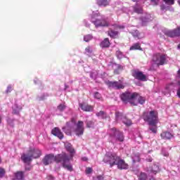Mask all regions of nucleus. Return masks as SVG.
Listing matches in <instances>:
<instances>
[{
    "label": "nucleus",
    "instance_id": "62",
    "mask_svg": "<svg viewBox=\"0 0 180 180\" xmlns=\"http://www.w3.org/2000/svg\"><path fill=\"white\" fill-rule=\"evenodd\" d=\"M1 158H0V163H1Z\"/></svg>",
    "mask_w": 180,
    "mask_h": 180
},
{
    "label": "nucleus",
    "instance_id": "23",
    "mask_svg": "<svg viewBox=\"0 0 180 180\" xmlns=\"http://www.w3.org/2000/svg\"><path fill=\"white\" fill-rule=\"evenodd\" d=\"M66 150L68 151L70 154V157H72L75 153V150L72 148V146L70 143H68L65 146Z\"/></svg>",
    "mask_w": 180,
    "mask_h": 180
},
{
    "label": "nucleus",
    "instance_id": "14",
    "mask_svg": "<svg viewBox=\"0 0 180 180\" xmlns=\"http://www.w3.org/2000/svg\"><path fill=\"white\" fill-rule=\"evenodd\" d=\"M27 153L32 155L33 159H38L41 155V152L39 149H30Z\"/></svg>",
    "mask_w": 180,
    "mask_h": 180
},
{
    "label": "nucleus",
    "instance_id": "46",
    "mask_svg": "<svg viewBox=\"0 0 180 180\" xmlns=\"http://www.w3.org/2000/svg\"><path fill=\"white\" fill-rule=\"evenodd\" d=\"M103 177L101 175L96 176L93 178V180H103Z\"/></svg>",
    "mask_w": 180,
    "mask_h": 180
},
{
    "label": "nucleus",
    "instance_id": "57",
    "mask_svg": "<svg viewBox=\"0 0 180 180\" xmlns=\"http://www.w3.org/2000/svg\"><path fill=\"white\" fill-rule=\"evenodd\" d=\"M131 1H133V2H139V0H131Z\"/></svg>",
    "mask_w": 180,
    "mask_h": 180
},
{
    "label": "nucleus",
    "instance_id": "52",
    "mask_svg": "<svg viewBox=\"0 0 180 180\" xmlns=\"http://www.w3.org/2000/svg\"><path fill=\"white\" fill-rule=\"evenodd\" d=\"M87 158L86 157H84L82 158V161H87Z\"/></svg>",
    "mask_w": 180,
    "mask_h": 180
},
{
    "label": "nucleus",
    "instance_id": "5",
    "mask_svg": "<svg viewBox=\"0 0 180 180\" xmlns=\"http://www.w3.org/2000/svg\"><path fill=\"white\" fill-rule=\"evenodd\" d=\"M152 61L158 67L163 66L167 64V56L164 54L156 53L153 55Z\"/></svg>",
    "mask_w": 180,
    "mask_h": 180
},
{
    "label": "nucleus",
    "instance_id": "39",
    "mask_svg": "<svg viewBox=\"0 0 180 180\" xmlns=\"http://www.w3.org/2000/svg\"><path fill=\"white\" fill-rule=\"evenodd\" d=\"M22 110V107L17 108L16 110H13V113L16 115H20V112Z\"/></svg>",
    "mask_w": 180,
    "mask_h": 180
},
{
    "label": "nucleus",
    "instance_id": "7",
    "mask_svg": "<svg viewBox=\"0 0 180 180\" xmlns=\"http://www.w3.org/2000/svg\"><path fill=\"white\" fill-rule=\"evenodd\" d=\"M146 98L141 96L139 93H136V96L133 98V101H130V104L133 106H137L138 104H145Z\"/></svg>",
    "mask_w": 180,
    "mask_h": 180
},
{
    "label": "nucleus",
    "instance_id": "22",
    "mask_svg": "<svg viewBox=\"0 0 180 180\" xmlns=\"http://www.w3.org/2000/svg\"><path fill=\"white\" fill-rule=\"evenodd\" d=\"M96 4L98 6H109V1L108 0H96Z\"/></svg>",
    "mask_w": 180,
    "mask_h": 180
},
{
    "label": "nucleus",
    "instance_id": "42",
    "mask_svg": "<svg viewBox=\"0 0 180 180\" xmlns=\"http://www.w3.org/2000/svg\"><path fill=\"white\" fill-rule=\"evenodd\" d=\"M85 51L88 54H91V53H92L93 50H92V49L90 46H87V47L85 48Z\"/></svg>",
    "mask_w": 180,
    "mask_h": 180
},
{
    "label": "nucleus",
    "instance_id": "41",
    "mask_svg": "<svg viewBox=\"0 0 180 180\" xmlns=\"http://www.w3.org/2000/svg\"><path fill=\"white\" fill-rule=\"evenodd\" d=\"M93 23L96 27H100V24L101 23V20L96 19V21H93Z\"/></svg>",
    "mask_w": 180,
    "mask_h": 180
},
{
    "label": "nucleus",
    "instance_id": "53",
    "mask_svg": "<svg viewBox=\"0 0 180 180\" xmlns=\"http://www.w3.org/2000/svg\"><path fill=\"white\" fill-rule=\"evenodd\" d=\"M178 77L180 78V69L177 72Z\"/></svg>",
    "mask_w": 180,
    "mask_h": 180
},
{
    "label": "nucleus",
    "instance_id": "49",
    "mask_svg": "<svg viewBox=\"0 0 180 180\" xmlns=\"http://www.w3.org/2000/svg\"><path fill=\"white\" fill-rule=\"evenodd\" d=\"M123 68H124V67H123V66H122V65H118V66H117V69H116V70H123Z\"/></svg>",
    "mask_w": 180,
    "mask_h": 180
},
{
    "label": "nucleus",
    "instance_id": "18",
    "mask_svg": "<svg viewBox=\"0 0 180 180\" xmlns=\"http://www.w3.org/2000/svg\"><path fill=\"white\" fill-rule=\"evenodd\" d=\"M100 46L103 49L108 48L110 46V41L108 38H105L100 44Z\"/></svg>",
    "mask_w": 180,
    "mask_h": 180
},
{
    "label": "nucleus",
    "instance_id": "44",
    "mask_svg": "<svg viewBox=\"0 0 180 180\" xmlns=\"http://www.w3.org/2000/svg\"><path fill=\"white\" fill-rule=\"evenodd\" d=\"M94 98L96 99H101L102 96L101 94H99L98 92H96L94 94Z\"/></svg>",
    "mask_w": 180,
    "mask_h": 180
},
{
    "label": "nucleus",
    "instance_id": "15",
    "mask_svg": "<svg viewBox=\"0 0 180 180\" xmlns=\"http://www.w3.org/2000/svg\"><path fill=\"white\" fill-rule=\"evenodd\" d=\"M32 159H34V157L29 153H23L20 157L21 161H22L24 163H30L32 161Z\"/></svg>",
    "mask_w": 180,
    "mask_h": 180
},
{
    "label": "nucleus",
    "instance_id": "59",
    "mask_svg": "<svg viewBox=\"0 0 180 180\" xmlns=\"http://www.w3.org/2000/svg\"><path fill=\"white\" fill-rule=\"evenodd\" d=\"M71 121H72V122H75V119L74 118H72V120H71Z\"/></svg>",
    "mask_w": 180,
    "mask_h": 180
},
{
    "label": "nucleus",
    "instance_id": "9",
    "mask_svg": "<svg viewBox=\"0 0 180 180\" xmlns=\"http://www.w3.org/2000/svg\"><path fill=\"white\" fill-rule=\"evenodd\" d=\"M107 85H108L109 88H112L116 90L123 89L124 88V86L123 85L121 81H117V82L108 81L107 82Z\"/></svg>",
    "mask_w": 180,
    "mask_h": 180
},
{
    "label": "nucleus",
    "instance_id": "48",
    "mask_svg": "<svg viewBox=\"0 0 180 180\" xmlns=\"http://www.w3.org/2000/svg\"><path fill=\"white\" fill-rule=\"evenodd\" d=\"M12 91V86H8L7 90H6V93L8 94Z\"/></svg>",
    "mask_w": 180,
    "mask_h": 180
},
{
    "label": "nucleus",
    "instance_id": "19",
    "mask_svg": "<svg viewBox=\"0 0 180 180\" xmlns=\"http://www.w3.org/2000/svg\"><path fill=\"white\" fill-rule=\"evenodd\" d=\"M160 136L162 139H164V140H170L172 138H173V135L168 131L162 132L160 134Z\"/></svg>",
    "mask_w": 180,
    "mask_h": 180
},
{
    "label": "nucleus",
    "instance_id": "45",
    "mask_svg": "<svg viewBox=\"0 0 180 180\" xmlns=\"http://www.w3.org/2000/svg\"><path fill=\"white\" fill-rule=\"evenodd\" d=\"M153 6H158L159 0H150Z\"/></svg>",
    "mask_w": 180,
    "mask_h": 180
},
{
    "label": "nucleus",
    "instance_id": "30",
    "mask_svg": "<svg viewBox=\"0 0 180 180\" xmlns=\"http://www.w3.org/2000/svg\"><path fill=\"white\" fill-rule=\"evenodd\" d=\"M149 126H152V127H149L148 129L152 131L153 134H157L158 133V127H157V124L155 125L154 124H148Z\"/></svg>",
    "mask_w": 180,
    "mask_h": 180
},
{
    "label": "nucleus",
    "instance_id": "1",
    "mask_svg": "<svg viewBox=\"0 0 180 180\" xmlns=\"http://www.w3.org/2000/svg\"><path fill=\"white\" fill-rule=\"evenodd\" d=\"M53 161L56 164H60L63 168L65 169L67 171L72 172L73 170L72 165L70 162V157L65 153L56 155L49 154L45 155L44 159H42V163H44L45 166L52 164Z\"/></svg>",
    "mask_w": 180,
    "mask_h": 180
},
{
    "label": "nucleus",
    "instance_id": "12",
    "mask_svg": "<svg viewBox=\"0 0 180 180\" xmlns=\"http://www.w3.org/2000/svg\"><path fill=\"white\" fill-rule=\"evenodd\" d=\"M165 35L168 37H180V27L171 31L165 32Z\"/></svg>",
    "mask_w": 180,
    "mask_h": 180
},
{
    "label": "nucleus",
    "instance_id": "28",
    "mask_svg": "<svg viewBox=\"0 0 180 180\" xmlns=\"http://www.w3.org/2000/svg\"><path fill=\"white\" fill-rule=\"evenodd\" d=\"M70 125V122H67L66 123V126L63 127V130L64 131V133L65 134H70V127H69Z\"/></svg>",
    "mask_w": 180,
    "mask_h": 180
},
{
    "label": "nucleus",
    "instance_id": "56",
    "mask_svg": "<svg viewBox=\"0 0 180 180\" xmlns=\"http://www.w3.org/2000/svg\"><path fill=\"white\" fill-rule=\"evenodd\" d=\"M149 180H156L154 177H150V179H149Z\"/></svg>",
    "mask_w": 180,
    "mask_h": 180
},
{
    "label": "nucleus",
    "instance_id": "51",
    "mask_svg": "<svg viewBox=\"0 0 180 180\" xmlns=\"http://www.w3.org/2000/svg\"><path fill=\"white\" fill-rule=\"evenodd\" d=\"M113 73H115V75H119V70L115 69Z\"/></svg>",
    "mask_w": 180,
    "mask_h": 180
},
{
    "label": "nucleus",
    "instance_id": "25",
    "mask_svg": "<svg viewBox=\"0 0 180 180\" xmlns=\"http://www.w3.org/2000/svg\"><path fill=\"white\" fill-rule=\"evenodd\" d=\"M142 50L141 46L139 43H135L130 47V51Z\"/></svg>",
    "mask_w": 180,
    "mask_h": 180
},
{
    "label": "nucleus",
    "instance_id": "43",
    "mask_svg": "<svg viewBox=\"0 0 180 180\" xmlns=\"http://www.w3.org/2000/svg\"><path fill=\"white\" fill-rule=\"evenodd\" d=\"M92 172H93V169L91 167H87L85 169L86 174H90L91 173H92Z\"/></svg>",
    "mask_w": 180,
    "mask_h": 180
},
{
    "label": "nucleus",
    "instance_id": "29",
    "mask_svg": "<svg viewBox=\"0 0 180 180\" xmlns=\"http://www.w3.org/2000/svg\"><path fill=\"white\" fill-rule=\"evenodd\" d=\"M134 12L137 14H142L143 13V7H139V6H134Z\"/></svg>",
    "mask_w": 180,
    "mask_h": 180
},
{
    "label": "nucleus",
    "instance_id": "60",
    "mask_svg": "<svg viewBox=\"0 0 180 180\" xmlns=\"http://www.w3.org/2000/svg\"><path fill=\"white\" fill-rule=\"evenodd\" d=\"M1 123V116L0 115V124Z\"/></svg>",
    "mask_w": 180,
    "mask_h": 180
},
{
    "label": "nucleus",
    "instance_id": "54",
    "mask_svg": "<svg viewBox=\"0 0 180 180\" xmlns=\"http://www.w3.org/2000/svg\"><path fill=\"white\" fill-rule=\"evenodd\" d=\"M25 171H30V167H25Z\"/></svg>",
    "mask_w": 180,
    "mask_h": 180
},
{
    "label": "nucleus",
    "instance_id": "24",
    "mask_svg": "<svg viewBox=\"0 0 180 180\" xmlns=\"http://www.w3.org/2000/svg\"><path fill=\"white\" fill-rule=\"evenodd\" d=\"M86 128H94L95 127V121L88 120L85 121Z\"/></svg>",
    "mask_w": 180,
    "mask_h": 180
},
{
    "label": "nucleus",
    "instance_id": "16",
    "mask_svg": "<svg viewBox=\"0 0 180 180\" xmlns=\"http://www.w3.org/2000/svg\"><path fill=\"white\" fill-rule=\"evenodd\" d=\"M79 106L81 108L82 111L91 112L94 110L92 105H87L86 103H80L79 104Z\"/></svg>",
    "mask_w": 180,
    "mask_h": 180
},
{
    "label": "nucleus",
    "instance_id": "32",
    "mask_svg": "<svg viewBox=\"0 0 180 180\" xmlns=\"http://www.w3.org/2000/svg\"><path fill=\"white\" fill-rule=\"evenodd\" d=\"M131 35H133V37L137 39H141L143 37L141 36V34L139 32V31H134L131 33Z\"/></svg>",
    "mask_w": 180,
    "mask_h": 180
},
{
    "label": "nucleus",
    "instance_id": "10",
    "mask_svg": "<svg viewBox=\"0 0 180 180\" xmlns=\"http://www.w3.org/2000/svg\"><path fill=\"white\" fill-rule=\"evenodd\" d=\"M84 122L83 121H78L77 124H76V129L75 130V134L78 136L84 134Z\"/></svg>",
    "mask_w": 180,
    "mask_h": 180
},
{
    "label": "nucleus",
    "instance_id": "34",
    "mask_svg": "<svg viewBox=\"0 0 180 180\" xmlns=\"http://www.w3.org/2000/svg\"><path fill=\"white\" fill-rule=\"evenodd\" d=\"M173 86V84H168L167 86H165V91H167V94H165V95H169L171 92V87Z\"/></svg>",
    "mask_w": 180,
    "mask_h": 180
},
{
    "label": "nucleus",
    "instance_id": "38",
    "mask_svg": "<svg viewBox=\"0 0 180 180\" xmlns=\"http://www.w3.org/2000/svg\"><path fill=\"white\" fill-rule=\"evenodd\" d=\"M65 108L66 107L65 105L60 104V105H58L57 109H58V110L63 112L65 110Z\"/></svg>",
    "mask_w": 180,
    "mask_h": 180
},
{
    "label": "nucleus",
    "instance_id": "6",
    "mask_svg": "<svg viewBox=\"0 0 180 180\" xmlns=\"http://www.w3.org/2000/svg\"><path fill=\"white\" fill-rule=\"evenodd\" d=\"M131 75H133L135 79L141 82H146L148 81V78L146 75L143 72H140L139 70H134L131 72Z\"/></svg>",
    "mask_w": 180,
    "mask_h": 180
},
{
    "label": "nucleus",
    "instance_id": "17",
    "mask_svg": "<svg viewBox=\"0 0 180 180\" xmlns=\"http://www.w3.org/2000/svg\"><path fill=\"white\" fill-rule=\"evenodd\" d=\"M148 172L156 175L158 172H160V167H158L157 165H153V167H149Z\"/></svg>",
    "mask_w": 180,
    "mask_h": 180
},
{
    "label": "nucleus",
    "instance_id": "40",
    "mask_svg": "<svg viewBox=\"0 0 180 180\" xmlns=\"http://www.w3.org/2000/svg\"><path fill=\"white\" fill-rule=\"evenodd\" d=\"M4 175H6V169L0 167V178H4Z\"/></svg>",
    "mask_w": 180,
    "mask_h": 180
},
{
    "label": "nucleus",
    "instance_id": "55",
    "mask_svg": "<svg viewBox=\"0 0 180 180\" xmlns=\"http://www.w3.org/2000/svg\"><path fill=\"white\" fill-rule=\"evenodd\" d=\"M148 162H151L153 161L152 158H149L148 160H147Z\"/></svg>",
    "mask_w": 180,
    "mask_h": 180
},
{
    "label": "nucleus",
    "instance_id": "47",
    "mask_svg": "<svg viewBox=\"0 0 180 180\" xmlns=\"http://www.w3.org/2000/svg\"><path fill=\"white\" fill-rule=\"evenodd\" d=\"M115 29H119V30H124V26L115 25Z\"/></svg>",
    "mask_w": 180,
    "mask_h": 180
},
{
    "label": "nucleus",
    "instance_id": "2",
    "mask_svg": "<svg viewBox=\"0 0 180 180\" xmlns=\"http://www.w3.org/2000/svg\"><path fill=\"white\" fill-rule=\"evenodd\" d=\"M142 119L148 123V125H156L158 123V112L155 110L143 112Z\"/></svg>",
    "mask_w": 180,
    "mask_h": 180
},
{
    "label": "nucleus",
    "instance_id": "58",
    "mask_svg": "<svg viewBox=\"0 0 180 180\" xmlns=\"http://www.w3.org/2000/svg\"><path fill=\"white\" fill-rule=\"evenodd\" d=\"M177 85L179 86V88H180V81H178Z\"/></svg>",
    "mask_w": 180,
    "mask_h": 180
},
{
    "label": "nucleus",
    "instance_id": "20",
    "mask_svg": "<svg viewBox=\"0 0 180 180\" xmlns=\"http://www.w3.org/2000/svg\"><path fill=\"white\" fill-rule=\"evenodd\" d=\"M14 177L16 180H23V179H25V172H16L15 173H14Z\"/></svg>",
    "mask_w": 180,
    "mask_h": 180
},
{
    "label": "nucleus",
    "instance_id": "21",
    "mask_svg": "<svg viewBox=\"0 0 180 180\" xmlns=\"http://www.w3.org/2000/svg\"><path fill=\"white\" fill-rule=\"evenodd\" d=\"M108 34L111 38L117 39L118 37L119 32L118 31H115L113 30H110L108 32Z\"/></svg>",
    "mask_w": 180,
    "mask_h": 180
},
{
    "label": "nucleus",
    "instance_id": "8",
    "mask_svg": "<svg viewBox=\"0 0 180 180\" xmlns=\"http://www.w3.org/2000/svg\"><path fill=\"white\" fill-rule=\"evenodd\" d=\"M136 94L137 93L131 94L129 92H125V93H122L120 97L122 102H124V103L128 102L129 103H130V102H131L134 100Z\"/></svg>",
    "mask_w": 180,
    "mask_h": 180
},
{
    "label": "nucleus",
    "instance_id": "37",
    "mask_svg": "<svg viewBox=\"0 0 180 180\" xmlns=\"http://www.w3.org/2000/svg\"><path fill=\"white\" fill-rule=\"evenodd\" d=\"M115 117L117 120L120 119H122L123 117H123V114L120 112H115Z\"/></svg>",
    "mask_w": 180,
    "mask_h": 180
},
{
    "label": "nucleus",
    "instance_id": "3",
    "mask_svg": "<svg viewBox=\"0 0 180 180\" xmlns=\"http://www.w3.org/2000/svg\"><path fill=\"white\" fill-rule=\"evenodd\" d=\"M121 159L116 153L107 152L104 155L103 161L105 164H109L110 167H113L115 166V162Z\"/></svg>",
    "mask_w": 180,
    "mask_h": 180
},
{
    "label": "nucleus",
    "instance_id": "36",
    "mask_svg": "<svg viewBox=\"0 0 180 180\" xmlns=\"http://www.w3.org/2000/svg\"><path fill=\"white\" fill-rule=\"evenodd\" d=\"M109 22L108 21H106L105 20H102L101 21L100 27H108Z\"/></svg>",
    "mask_w": 180,
    "mask_h": 180
},
{
    "label": "nucleus",
    "instance_id": "27",
    "mask_svg": "<svg viewBox=\"0 0 180 180\" xmlns=\"http://www.w3.org/2000/svg\"><path fill=\"white\" fill-rule=\"evenodd\" d=\"M96 116L102 119H106L108 117V114H106L105 112L101 110L96 113Z\"/></svg>",
    "mask_w": 180,
    "mask_h": 180
},
{
    "label": "nucleus",
    "instance_id": "13",
    "mask_svg": "<svg viewBox=\"0 0 180 180\" xmlns=\"http://www.w3.org/2000/svg\"><path fill=\"white\" fill-rule=\"evenodd\" d=\"M51 134L54 136L58 137L60 140L64 139V134L61 131V130L58 127H55L51 130Z\"/></svg>",
    "mask_w": 180,
    "mask_h": 180
},
{
    "label": "nucleus",
    "instance_id": "61",
    "mask_svg": "<svg viewBox=\"0 0 180 180\" xmlns=\"http://www.w3.org/2000/svg\"><path fill=\"white\" fill-rule=\"evenodd\" d=\"M150 70H152V68H150Z\"/></svg>",
    "mask_w": 180,
    "mask_h": 180
},
{
    "label": "nucleus",
    "instance_id": "50",
    "mask_svg": "<svg viewBox=\"0 0 180 180\" xmlns=\"http://www.w3.org/2000/svg\"><path fill=\"white\" fill-rule=\"evenodd\" d=\"M176 95H177L178 98H180V87L178 88V89H177Z\"/></svg>",
    "mask_w": 180,
    "mask_h": 180
},
{
    "label": "nucleus",
    "instance_id": "11",
    "mask_svg": "<svg viewBox=\"0 0 180 180\" xmlns=\"http://www.w3.org/2000/svg\"><path fill=\"white\" fill-rule=\"evenodd\" d=\"M115 165L117 166V168L120 170H126L129 168V164L127 163L122 158L118 160L117 162H115Z\"/></svg>",
    "mask_w": 180,
    "mask_h": 180
},
{
    "label": "nucleus",
    "instance_id": "33",
    "mask_svg": "<svg viewBox=\"0 0 180 180\" xmlns=\"http://www.w3.org/2000/svg\"><path fill=\"white\" fill-rule=\"evenodd\" d=\"M148 179V175L144 172H141L139 175V180H146Z\"/></svg>",
    "mask_w": 180,
    "mask_h": 180
},
{
    "label": "nucleus",
    "instance_id": "26",
    "mask_svg": "<svg viewBox=\"0 0 180 180\" xmlns=\"http://www.w3.org/2000/svg\"><path fill=\"white\" fill-rule=\"evenodd\" d=\"M121 120L122 121V123L128 127L132 124V121H131V120L129 119H127L126 117H122V118H121Z\"/></svg>",
    "mask_w": 180,
    "mask_h": 180
},
{
    "label": "nucleus",
    "instance_id": "31",
    "mask_svg": "<svg viewBox=\"0 0 180 180\" xmlns=\"http://www.w3.org/2000/svg\"><path fill=\"white\" fill-rule=\"evenodd\" d=\"M115 56L117 58V59L121 60L124 58V56L123 54V52H121L120 50H117L115 52Z\"/></svg>",
    "mask_w": 180,
    "mask_h": 180
},
{
    "label": "nucleus",
    "instance_id": "4",
    "mask_svg": "<svg viewBox=\"0 0 180 180\" xmlns=\"http://www.w3.org/2000/svg\"><path fill=\"white\" fill-rule=\"evenodd\" d=\"M110 137L112 138L113 140L118 142H124V136L123 132L117 130V128H111L109 131Z\"/></svg>",
    "mask_w": 180,
    "mask_h": 180
},
{
    "label": "nucleus",
    "instance_id": "35",
    "mask_svg": "<svg viewBox=\"0 0 180 180\" xmlns=\"http://www.w3.org/2000/svg\"><path fill=\"white\" fill-rule=\"evenodd\" d=\"M92 39H93V37L91 34H87L84 37V40L85 42H89L91 40H92Z\"/></svg>",
    "mask_w": 180,
    "mask_h": 180
}]
</instances>
